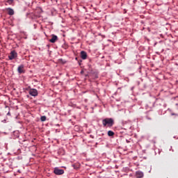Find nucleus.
Here are the masks:
<instances>
[{
  "mask_svg": "<svg viewBox=\"0 0 178 178\" xmlns=\"http://www.w3.org/2000/svg\"><path fill=\"white\" fill-rule=\"evenodd\" d=\"M102 124L104 127H112L115 124V121L113 118H105L102 120Z\"/></svg>",
  "mask_w": 178,
  "mask_h": 178,
  "instance_id": "nucleus-1",
  "label": "nucleus"
},
{
  "mask_svg": "<svg viewBox=\"0 0 178 178\" xmlns=\"http://www.w3.org/2000/svg\"><path fill=\"white\" fill-rule=\"evenodd\" d=\"M17 58V52L16 51L13 50L10 53V55L8 56V58L10 60H13V59H16Z\"/></svg>",
  "mask_w": 178,
  "mask_h": 178,
  "instance_id": "nucleus-2",
  "label": "nucleus"
},
{
  "mask_svg": "<svg viewBox=\"0 0 178 178\" xmlns=\"http://www.w3.org/2000/svg\"><path fill=\"white\" fill-rule=\"evenodd\" d=\"M54 173L56 174L57 176H60V175H63V173H65V170L58 167H56L54 168Z\"/></svg>",
  "mask_w": 178,
  "mask_h": 178,
  "instance_id": "nucleus-3",
  "label": "nucleus"
},
{
  "mask_svg": "<svg viewBox=\"0 0 178 178\" xmlns=\"http://www.w3.org/2000/svg\"><path fill=\"white\" fill-rule=\"evenodd\" d=\"M29 95L31 97H37L38 95V90L37 89L31 88L29 91Z\"/></svg>",
  "mask_w": 178,
  "mask_h": 178,
  "instance_id": "nucleus-4",
  "label": "nucleus"
},
{
  "mask_svg": "<svg viewBox=\"0 0 178 178\" xmlns=\"http://www.w3.org/2000/svg\"><path fill=\"white\" fill-rule=\"evenodd\" d=\"M17 72L19 73V74L24 73V65H20L17 68Z\"/></svg>",
  "mask_w": 178,
  "mask_h": 178,
  "instance_id": "nucleus-5",
  "label": "nucleus"
},
{
  "mask_svg": "<svg viewBox=\"0 0 178 178\" xmlns=\"http://www.w3.org/2000/svg\"><path fill=\"white\" fill-rule=\"evenodd\" d=\"M136 178H143L144 177V172L142 171L138 170L136 172Z\"/></svg>",
  "mask_w": 178,
  "mask_h": 178,
  "instance_id": "nucleus-6",
  "label": "nucleus"
},
{
  "mask_svg": "<svg viewBox=\"0 0 178 178\" xmlns=\"http://www.w3.org/2000/svg\"><path fill=\"white\" fill-rule=\"evenodd\" d=\"M49 41L52 44H55V42L58 41V36L56 35H51V39H50Z\"/></svg>",
  "mask_w": 178,
  "mask_h": 178,
  "instance_id": "nucleus-7",
  "label": "nucleus"
},
{
  "mask_svg": "<svg viewBox=\"0 0 178 178\" xmlns=\"http://www.w3.org/2000/svg\"><path fill=\"white\" fill-rule=\"evenodd\" d=\"M81 59H83V60L87 59V52L84 51H81Z\"/></svg>",
  "mask_w": 178,
  "mask_h": 178,
  "instance_id": "nucleus-8",
  "label": "nucleus"
},
{
  "mask_svg": "<svg viewBox=\"0 0 178 178\" xmlns=\"http://www.w3.org/2000/svg\"><path fill=\"white\" fill-rule=\"evenodd\" d=\"M7 12L8 15H9L10 16H13V15H15V10H13V9H12L11 8H7Z\"/></svg>",
  "mask_w": 178,
  "mask_h": 178,
  "instance_id": "nucleus-9",
  "label": "nucleus"
},
{
  "mask_svg": "<svg viewBox=\"0 0 178 178\" xmlns=\"http://www.w3.org/2000/svg\"><path fill=\"white\" fill-rule=\"evenodd\" d=\"M108 137H113V136H115V132L113 131H108Z\"/></svg>",
  "mask_w": 178,
  "mask_h": 178,
  "instance_id": "nucleus-10",
  "label": "nucleus"
},
{
  "mask_svg": "<svg viewBox=\"0 0 178 178\" xmlns=\"http://www.w3.org/2000/svg\"><path fill=\"white\" fill-rule=\"evenodd\" d=\"M40 120L41 122H45V120H47V116L43 115L40 118Z\"/></svg>",
  "mask_w": 178,
  "mask_h": 178,
  "instance_id": "nucleus-11",
  "label": "nucleus"
},
{
  "mask_svg": "<svg viewBox=\"0 0 178 178\" xmlns=\"http://www.w3.org/2000/svg\"><path fill=\"white\" fill-rule=\"evenodd\" d=\"M7 2L8 3H12V2H13V0H8Z\"/></svg>",
  "mask_w": 178,
  "mask_h": 178,
  "instance_id": "nucleus-12",
  "label": "nucleus"
},
{
  "mask_svg": "<svg viewBox=\"0 0 178 178\" xmlns=\"http://www.w3.org/2000/svg\"><path fill=\"white\" fill-rule=\"evenodd\" d=\"M122 124H123L124 127H125L124 124H127V122H122Z\"/></svg>",
  "mask_w": 178,
  "mask_h": 178,
  "instance_id": "nucleus-13",
  "label": "nucleus"
},
{
  "mask_svg": "<svg viewBox=\"0 0 178 178\" xmlns=\"http://www.w3.org/2000/svg\"><path fill=\"white\" fill-rule=\"evenodd\" d=\"M81 62H82L81 60H80L79 61H78V63H79V65H81Z\"/></svg>",
  "mask_w": 178,
  "mask_h": 178,
  "instance_id": "nucleus-14",
  "label": "nucleus"
},
{
  "mask_svg": "<svg viewBox=\"0 0 178 178\" xmlns=\"http://www.w3.org/2000/svg\"><path fill=\"white\" fill-rule=\"evenodd\" d=\"M146 119H147L148 120H151V118H149L148 116L146 117Z\"/></svg>",
  "mask_w": 178,
  "mask_h": 178,
  "instance_id": "nucleus-15",
  "label": "nucleus"
},
{
  "mask_svg": "<svg viewBox=\"0 0 178 178\" xmlns=\"http://www.w3.org/2000/svg\"><path fill=\"white\" fill-rule=\"evenodd\" d=\"M84 74V70H81V74Z\"/></svg>",
  "mask_w": 178,
  "mask_h": 178,
  "instance_id": "nucleus-16",
  "label": "nucleus"
},
{
  "mask_svg": "<svg viewBox=\"0 0 178 178\" xmlns=\"http://www.w3.org/2000/svg\"><path fill=\"white\" fill-rule=\"evenodd\" d=\"M7 116H10V112H8V113H7Z\"/></svg>",
  "mask_w": 178,
  "mask_h": 178,
  "instance_id": "nucleus-17",
  "label": "nucleus"
},
{
  "mask_svg": "<svg viewBox=\"0 0 178 178\" xmlns=\"http://www.w3.org/2000/svg\"><path fill=\"white\" fill-rule=\"evenodd\" d=\"M128 128H129V127H125L124 129V130H127Z\"/></svg>",
  "mask_w": 178,
  "mask_h": 178,
  "instance_id": "nucleus-18",
  "label": "nucleus"
},
{
  "mask_svg": "<svg viewBox=\"0 0 178 178\" xmlns=\"http://www.w3.org/2000/svg\"><path fill=\"white\" fill-rule=\"evenodd\" d=\"M90 137H92V138H94V136H92V135H90Z\"/></svg>",
  "mask_w": 178,
  "mask_h": 178,
  "instance_id": "nucleus-19",
  "label": "nucleus"
},
{
  "mask_svg": "<svg viewBox=\"0 0 178 178\" xmlns=\"http://www.w3.org/2000/svg\"><path fill=\"white\" fill-rule=\"evenodd\" d=\"M90 137H92V138H94V136H92V135H90Z\"/></svg>",
  "mask_w": 178,
  "mask_h": 178,
  "instance_id": "nucleus-20",
  "label": "nucleus"
},
{
  "mask_svg": "<svg viewBox=\"0 0 178 178\" xmlns=\"http://www.w3.org/2000/svg\"><path fill=\"white\" fill-rule=\"evenodd\" d=\"M90 137H92V138H94V136H92V135H90Z\"/></svg>",
  "mask_w": 178,
  "mask_h": 178,
  "instance_id": "nucleus-21",
  "label": "nucleus"
},
{
  "mask_svg": "<svg viewBox=\"0 0 178 178\" xmlns=\"http://www.w3.org/2000/svg\"><path fill=\"white\" fill-rule=\"evenodd\" d=\"M47 47H49V44H47Z\"/></svg>",
  "mask_w": 178,
  "mask_h": 178,
  "instance_id": "nucleus-22",
  "label": "nucleus"
},
{
  "mask_svg": "<svg viewBox=\"0 0 178 178\" xmlns=\"http://www.w3.org/2000/svg\"><path fill=\"white\" fill-rule=\"evenodd\" d=\"M75 59H76V60H77V57Z\"/></svg>",
  "mask_w": 178,
  "mask_h": 178,
  "instance_id": "nucleus-23",
  "label": "nucleus"
},
{
  "mask_svg": "<svg viewBox=\"0 0 178 178\" xmlns=\"http://www.w3.org/2000/svg\"><path fill=\"white\" fill-rule=\"evenodd\" d=\"M87 76H88V75H86V77H87Z\"/></svg>",
  "mask_w": 178,
  "mask_h": 178,
  "instance_id": "nucleus-24",
  "label": "nucleus"
}]
</instances>
